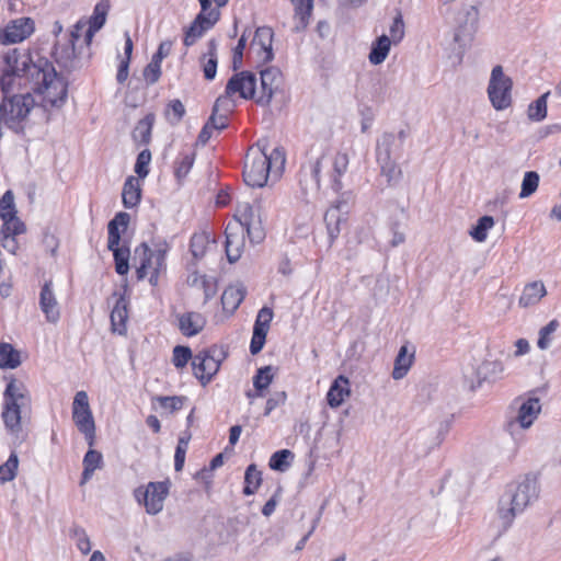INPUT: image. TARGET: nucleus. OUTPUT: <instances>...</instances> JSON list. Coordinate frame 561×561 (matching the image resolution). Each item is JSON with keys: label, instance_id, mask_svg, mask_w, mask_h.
<instances>
[{"label": "nucleus", "instance_id": "obj_1", "mask_svg": "<svg viewBox=\"0 0 561 561\" xmlns=\"http://www.w3.org/2000/svg\"><path fill=\"white\" fill-rule=\"evenodd\" d=\"M110 10V1L102 0L94 7L89 20H79L70 32L68 44L57 46L55 56L57 62L65 68H75L77 59L89 48L94 34L103 27Z\"/></svg>", "mask_w": 561, "mask_h": 561}, {"label": "nucleus", "instance_id": "obj_2", "mask_svg": "<svg viewBox=\"0 0 561 561\" xmlns=\"http://www.w3.org/2000/svg\"><path fill=\"white\" fill-rule=\"evenodd\" d=\"M282 84V72L275 67L260 71V85L255 73L241 71L232 76L227 85L228 96L239 94L243 99L254 100L260 105H268Z\"/></svg>", "mask_w": 561, "mask_h": 561}, {"label": "nucleus", "instance_id": "obj_3", "mask_svg": "<svg viewBox=\"0 0 561 561\" xmlns=\"http://www.w3.org/2000/svg\"><path fill=\"white\" fill-rule=\"evenodd\" d=\"M267 140H260L252 146L247 156L243 167V179L251 187H263L268 176L279 178L285 165V152L277 147L268 154Z\"/></svg>", "mask_w": 561, "mask_h": 561}, {"label": "nucleus", "instance_id": "obj_4", "mask_svg": "<svg viewBox=\"0 0 561 561\" xmlns=\"http://www.w3.org/2000/svg\"><path fill=\"white\" fill-rule=\"evenodd\" d=\"M28 73L33 78L31 91L42 96L44 108H59L64 105L67 98V83L57 75L48 60L38 58L35 66L28 69Z\"/></svg>", "mask_w": 561, "mask_h": 561}, {"label": "nucleus", "instance_id": "obj_5", "mask_svg": "<svg viewBox=\"0 0 561 561\" xmlns=\"http://www.w3.org/2000/svg\"><path fill=\"white\" fill-rule=\"evenodd\" d=\"M539 495L537 478L526 476L499 502L497 516L504 530L511 527L517 514L535 502Z\"/></svg>", "mask_w": 561, "mask_h": 561}, {"label": "nucleus", "instance_id": "obj_6", "mask_svg": "<svg viewBox=\"0 0 561 561\" xmlns=\"http://www.w3.org/2000/svg\"><path fill=\"white\" fill-rule=\"evenodd\" d=\"M350 163L348 153L345 151H335L330 154H322L314 161L304 165L300 170V184L304 190H318L320 186V172L324 164L331 165L332 188L340 192L343 188L341 176L347 171Z\"/></svg>", "mask_w": 561, "mask_h": 561}, {"label": "nucleus", "instance_id": "obj_7", "mask_svg": "<svg viewBox=\"0 0 561 561\" xmlns=\"http://www.w3.org/2000/svg\"><path fill=\"white\" fill-rule=\"evenodd\" d=\"M31 66H35V61L26 53L12 49L4 55V67L0 77V88L3 98L11 96L10 94L16 88L31 89L33 84V78L28 73Z\"/></svg>", "mask_w": 561, "mask_h": 561}, {"label": "nucleus", "instance_id": "obj_8", "mask_svg": "<svg viewBox=\"0 0 561 561\" xmlns=\"http://www.w3.org/2000/svg\"><path fill=\"white\" fill-rule=\"evenodd\" d=\"M31 407V394L26 385L12 378L3 392L1 417L5 428L14 435L22 431L21 413Z\"/></svg>", "mask_w": 561, "mask_h": 561}, {"label": "nucleus", "instance_id": "obj_9", "mask_svg": "<svg viewBox=\"0 0 561 561\" xmlns=\"http://www.w3.org/2000/svg\"><path fill=\"white\" fill-rule=\"evenodd\" d=\"M34 107L35 100L30 91L23 94L4 96L0 104V124L14 133H22Z\"/></svg>", "mask_w": 561, "mask_h": 561}, {"label": "nucleus", "instance_id": "obj_10", "mask_svg": "<svg viewBox=\"0 0 561 561\" xmlns=\"http://www.w3.org/2000/svg\"><path fill=\"white\" fill-rule=\"evenodd\" d=\"M480 27V4L462 3L454 15L453 39L463 53L473 42Z\"/></svg>", "mask_w": 561, "mask_h": 561}, {"label": "nucleus", "instance_id": "obj_11", "mask_svg": "<svg viewBox=\"0 0 561 561\" xmlns=\"http://www.w3.org/2000/svg\"><path fill=\"white\" fill-rule=\"evenodd\" d=\"M167 249L159 247L150 249L146 243L140 244L135 250V260H139V266L136 274L138 279L149 277V283L157 286L160 274L165 270Z\"/></svg>", "mask_w": 561, "mask_h": 561}, {"label": "nucleus", "instance_id": "obj_12", "mask_svg": "<svg viewBox=\"0 0 561 561\" xmlns=\"http://www.w3.org/2000/svg\"><path fill=\"white\" fill-rule=\"evenodd\" d=\"M129 215L127 213H118L116 216L108 222L107 231H108V240L107 248L113 251V255L115 259V270L119 275L127 274L129 270L128 257L129 250L122 249L118 247L121 241V231L119 227L126 230L129 224Z\"/></svg>", "mask_w": 561, "mask_h": 561}, {"label": "nucleus", "instance_id": "obj_13", "mask_svg": "<svg viewBox=\"0 0 561 561\" xmlns=\"http://www.w3.org/2000/svg\"><path fill=\"white\" fill-rule=\"evenodd\" d=\"M513 81L503 71V67H493L488 85V95L496 111L506 110L512 105Z\"/></svg>", "mask_w": 561, "mask_h": 561}, {"label": "nucleus", "instance_id": "obj_14", "mask_svg": "<svg viewBox=\"0 0 561 561\" xmlns=\"http://www.w3.org/2000/svg\"><path fill=\"white\" fill-rule=\"evenodd\" d=\"M72 420L78 430L84 435L88 445L92 447L95 443V423L88 393L83 390L78 391L73 398Z\"/></svg>", "mask_w": 561, "mask_h": 561}, {"label": "nucleus", "instance_id": "obj_15", "mask_svg": "<svg viewBox=\"0 0 561 561\" xmlns=\"http://www.w3.org/2000/svg\"><path fill=\"white\" fill-rule=\"evenodd\" d=\"M225 357L224 350L217 346L198 352L192 360L194 375L206 385L218 373Z\"/></svg>", "mask_w": 561, "mask_h": 561}, {"label": "nucleus", "instance_id": "obj_16", "mask_svg": "<svg viewBox=\"0 0 561 561\" xmlns=\"http://www.w3.org/2000/svg\"><path fill=\"white\" fill-rule=\"evenodd\" d=\"M231 222L241 224L251 242L259 243L265 237L260 205H251L248 202L239 203Z\"/></svg>", "mask_w": 561, "mask_h": 561}, {"label": "nucleus", "instance_id": "obj_17", "mask_svg": "<svg viewBox=\"0 0 561 561\" xmlns=\"http://www.w3.org/2000/svg\"><path fill=\"white\" fill-rule=\"evenodd\" d=\"M170 481L149 482L145 489L135 491L137 501L144 504L146 512L156 515L163 510L164 500L169 494Z\"/></svg>", "mask_w": 561, "mask_h": 561}, {"label": "nucleus", "instance_id": "obj_18", "mask_svg": "<svg viewBox=\"0 0 561 561\" xmlns=\"http://www.w3.org/2000/svg\"><path fill=\"white\" fill-rule=\"evenodd\" d=\"M394 134H383L377 144V161L381 169V174L387 178L388 183H396L401 178V169L391 158V149L396 145Z\"/></svg>", "mask_w": 561, "mask_h": 561}, {"label": "nucleus", "instance_id": "obj_19", "mask_svg": "<svg viewBox=\"0 0 561 561\" xmlns=\"http://www.w3.org/2000/svg\"><path fill=\"white\" fill-rule=\"evenodd\" d=\"M35 23L31 18H19L10 21L0 34L2 44H16L33 34Z\"/></svg>", "mask_w": 561, "mask_h": 561}, {"label": "nucleus", "instance_id": "obj_20", "mask_svg": "<svg viewBox=\"0 0 561 561\" xmlns=\"http://www.w3.org/2000/svg\"><path fill=\"white\" fill-rule=\"evenodd\" d=\"M244 228L239 222H229L226 227V253L229 262L233 263L241 257L245 247Z\"/></svg>", "mask_w": 561, "mask_h": 561}, {"label": "nucleus", "instance_id": "obj_21", "mask_svg": "<svg viewBox=\"0 0 561 561\" xmlns=\"http://www.w3.org/2000/svg\"><path fill=\"white\" fill-rule=\"evenodd\" d=\"M14 195L12 191H7L0 199V218L3 221L2 227L15 233H24L26 228L23 221L16 216Z\"/></svg>", "mask_w": 561, "mask_h": 561}, {"label": "nucleus", "instance_id": "obj_22", "mask_svg": "<svg viewBox=\"0 0 561 561\" xmlns=\"http://www.w3.org/2000/svg\"><path fill=\"white\" fill-rule=\"evenodd\" d=\"M219 19L217 10H210L208 13H199L185 33L184 44L192 46L203 36V34L213 27Z\"/></svg>", "mask_w": 561, "mask_h": 561}, {"label": "nucleus", "instance_id": "obj_23", "mask_svg": "<svg viewBox=\"0 0 561 561\" xmlns=\"http://www.w3.org/2000/svg\"><path fill=\"white\" fill-rule=\"evenodd\" d=\"M39 307L48 322L56 323L59 320L60 308L50 280L46 282L41 289Z\"/></svg>", "mask_w": 561, "mask_h": 561}, {"label": "nucleus", "instance_id": "obj_24", "mask_svg": "<svg viewBox=\"0 0 561 561\" xmlns=\"http://www.w3.org/2000/svg\"><path fill=\"white\" fill-rule=\"evenodd\" d=\"M273 35L272 28L266 26L259 27L255 31L251 48L256 53L262 62H268L273 59Z\"/></svg>", "mask_w": 561, "mask_h": 561}, {"label": "nucleus", "instance_id": "obj_25", "mask_svg": "<svg viewBox=\"0 0 561 561\" xmlns=\"http://www.w3.org/2000/svg\"><path fill=\"white\" fill-rule=\"evenodd\" d=\"M547 295V288L541 280L527 283L518 299L520 308H530L538 305Z\"/></svg>", "mask_w": 561, "mask_h": 561}, {"label": "nucleus", "instance_id": "obj_26", "mask_svg": "<svg viewBox=\"0 0 561 561\" xmlns=\"http://www.w3.org/2000/svg\"><path fill=\"white\" fill-rule=\"evenodd\" d=\"M350 381L345 376L340 375L335 378L328 391V404L331 408H339L344 402L345 398L350 397Z\"/></svg>", "mask_w": 561, "mask_h": 561}, {"label": "nucleus", "instance_id": "obj_27", "mask_svg": "<svg viewBox=\"0 0 561 561\" xmlns=\"http://www.w3.org/2000/svg\"><path fill=\"white\" fill-rule=\"evenodd\" d=\"M540 412V400L538 398H529L519 407L516 422L519 424L520 427L528 428L538 417Z\"/></svg>", "mask_w": 561, "mask_h": 561}, {"label": "nucleus", "instance_id": "obj_28", "mask_svg": "<svg viewBox=\"0 0 561 561\" xmlns=\"http://www.w3.org/2000/svg\"><path fill=\"white\" fill-rule=\"evenodd\" d=\"M290 2L294 7V28L296 32H301L309 24L313 10V0H290Z\"/></svg>", "mask_w": 561, "mask_h": 561}, {"label": "nucleus", "instance_id": "obj_29", "mask_svg": "<svg viewBox=\"0 0 561 561\" xmlns=\"http://www.w3.org/2000/svg\"><path fill=\"white\" fill-rule=\"evenodd\" d=\"M218 55L217 43L210 39L207 44V53L203 54L199 58V65L203 69L204 78L206 80H214L217 72Z\"/></svg>", "mask_w": 561, "mask_h": 561}, {"label": "nucleus", "instance_id": "obj_30", "mask_svg": "<svg viewBox=\"0 0 561 561\" xmlns=\"http://www.w3.org/2000/svg\"><path fill=\"white\" fill-rule=\"evenodd\" d=\"M245 296V288L242 284L228 286L221 295V304L224 310L233 313Z\"/></svg>", "mask_w": 561, "mask_h": 561}, {"label": "nucleus", "instance_id": "obj_31", "mask_svg": "<svg viewBox=\"0 0 561 561\" xmlns=\"http://www.w3.org/2000/svg\"><path fill=\"white\" fill-rule=\"evenodd\" d=\"M205 318L197 312H187L179 318L180 330L186 336L198 334L205 327Z\"/></svg>", "mask_w": 561, "mask_h": 561}, {"label": "nucleus", "instance_id": "obj_32", "mask_svg": "<svg viewBox=\"0 0 561 561\" xmlns=\"http://www.w3.org/2000/svg\"><path fill=\"white\" fill-rule=\"evenodd\" d=\"M414 360V351H409L407 345H402L394 360L392 378L394 380L402 379L411 368Z\"/></svg>", "mask_w": 561, "mask_h": 561}, {"label": "nucleus", "instance_id": "obj_33", "mask_svg": "<svg viewBox=\"0 0 561 561\" xmlns=\"http://www.w3.org/2000/svg\"><path fill=\"white\" fill-rule=\"evenodd\" d=\"M346 211L340 213L335 208H329L324 214V221L329 238L333 242L341 232V226L346 222Z\"/></svg>", "mask_w": 561, "mask_h": 561}, {"label": "nucleus", "instance_id": "obj_34", "mask_svg": "<svg viewBox=\"0 0 561 561\" xmlns=\"http://www.w3.org/2000/svg\"><path fill=\"white\" fill-rule=\"evenodd\" d=\"M391 44L389 36L385 34L379 36L371 45V49L368 55L369 62L374 66L382 64L388 57Z\"/></svg>", "mask_w": 561, "mask_h": 561}, {"label": "nucleus", "instance_id": "obj_35", "mask_svg": "<svg viewBox=\"0 0 561 561\" xmlns=\"http://www.w3.org/2000/svg\"><path fill=\"white\" fill-rule=\"evenodd\" d=\"M229 98L225 92V95L219 96L213 106V112L207 123L211 125V128L215 130L225 129L228 125V115L227 112L230 110L227 108L225 113H219V108L229 103Z\"/></svg>", "mask_w": 561, "mask_h": 561}, {"label": "nucleus", "instance_id": "obj_36", "mask_svg": "<svg viewBox=\"0 0 561 561\" xmlns=\"http://www.w3.org/2000/svg\"><path fill=\"white\" fill-rule=\"evenodd\" d=\"M141 197V188L138 179L129 176L123 187L122 198L126 208L135 207Z\"/></svg>", "mask_w": 561, "mask_h": 561}, {"label": "nucleus", "instance_id": "obj_37", "mask_svg": "<svg viewBox=\"0 0 561 561\" xmlns=\"http://www.w3.org/2000/svg\"><path fill=\"white\" fill-rule=\"evenodd\" d=\"M156 116L152 113L147 114L140 119L133 130V139L140 145H148L151 139V130Z\"/></svg>", "mask_w": 561, "mask_h": 561}, {"label": "nucleus", "instance_id": "obj_38", "mask_svg": "<svg viewBox=\"0 0 561 561\" xmlns=\"http://www.w3.org/2000/svg\"><path fill=\"white\" fill-rule=\"evenodd\" d=\"M128 302L124 296H119L115 302V306L111 312V322L113 331L123 333L125 323L128 318Z\"/></svg>", "mask_w": 561, "mask_h": 561}, {"label": "nucleus", "instance_id": "obj_39", "mask_svg": "<svg viewBox=\"0 0 561 561\" xmlns=\"http://www.w3.org/2000/svg\"><path fill=\"white\" fill-rule=\"evenodd\" d=\"M83 472L81 484H84L87 481L91 479L94 471L100 469L103 465L102 454L95 449H89L83 457Z\"/></svg>", "mask_w": 561, "mask_h": 561}, {"label": "nucleus", "instance_id": "obj_40", "mask_svg": "<svg viewBox=\"0 0 561 561\" xmlns=\"http://www.w3.org/2000/svg\"><path fill=\"white\" fill-rule=\"evenodd\" d=\"M21 364L20 352L9 343L0 344V368L14 369Z\"/></svg>", "mask_w": 561, "mask_h": 561}, {"label": "nucleus", "instance_id": "obj_41", "mask_svg": "<svg viewBox=\"0 0 561 561\" xmlns=\"http://www.w3.org/2000/svg\"><path fill=\"white\" fill-rule=\"evenodd\" d=\"M505 366L501 360H485L479 367V374L483 376L484 380L496 381L503 378Z\"/></svg>", "mask_w": 561, "mask_h": 561}, {"label": "nucleus", "instance_id": "obj_42", "mask_svg": "<svg viewBox=\"0 0 561 561\" xmlns=\"http://www.w3.org/2000/svg\"><path fill=\"white\" fill-rule=\"evenodd\" d=\"M550 92L543 93L536 101L530 103L527 108V117L533 122H541L547 117V102Z\"/></svg>", "mask_w": 561, "mask_h": 561}, {"label": "nucleus", "instance_id": "obj_43", "mask_svg": "<svg viewBox=\"0 0 561 561\" xmlns=\"http://www.w3.org/2000/svg\"><path fill=\"white\" fill-rule=\"evenodd\" d=\"M559 327L560 322L557 319H553L539 330L537 341V346L539 350L546 351L551 346L553 334L559 329Z\"/></svg>", "mask_w": 561, "mask_h": 561}, {"label": "nucleus", "instance_id": "obj_44", "mask_svg": "<svg viewBox=\"0 0 561 561\" xmlns=\"http://www.w3.org/2000/svg\"><path fill=\"white\" fill-rule=\"evenodd\" d=\"M262 482V473L257 470L255 465H250L244 474V483L245 486L243 489V493L245 495H252L261 485Z\"/></svg>", "mask_w": 561, "mask_h": 561}, {"label": "nucleus", "instance_id": "obj_45", "mask_svg": "<svg viewBox=\"0 0 561 561\" xmlns=\"http://www.w3.org/2000/svg\"><path fill=\"white\" fill-rule=\"evenodd\" d=\"M210 244H211V240L207 233H205V232L195 233L192 237L191 244H190L191 252H192L193 256L195 259L203 257L206 254Z\"/></svg>", "mask_w": 561, "mask_h": 561}, {"label": "nucleus", "instance_id": "obj_46", "mask_svg": "<svg viewBox=\"0 0 561 561\" xmlns=\"http://www.w3.org/2000/svg\"><path fill=\"white\" fill-rule=\"evenodd\" d=\"M539 182L540 176L536 171H527L522 181L519 198L524 199L531 196L538 190Z\"/></svg>", "mask_w": 561, "mask_h": 561}, {"label": "nucleus", "instance_id": "obj_47", "mask_svg": "<svg viewBox=\"0 0 561 561\" xmlns=\"http://www.w3.org/2000/svg\"><path fill=\"white\" fill-rule=\"evenodd\" d=\"M494 219L492 216H483L479 218L476 227L470 231V236L477 242H483L486 240L488 232L494 226Z\"/></svg>", "mask_w": 561, "mask_h": 561}, {"label": "nucleus", "instance_id": "obj_48", "mask_svg": "<svg viewBox=\"0 0 561 561\" xmlns=\"http://www.w3.org/2000/svg\"><path fill=\"white\" fill-rule=\"evenodd\" d=\"M294 458V454L288 449H282L274 453L270 459V468L276 471L284 472L290 466V460Z\"/></svg>", "mask_w": 561, "mask_h": 561}, {"label": "nucleus", "instance_id": "obj_49", "mask_svg": "<svg viewBox=\"0 0 561 561\" xmlns=\"http://www.w3.org/2000/svg\"><path fill=\"white\" fill-rule=\"evenodd\" d=\"M70 537L75 540L77 548L83 554H88L91 551V541L84 528L75 525L70 530Z\"/></svg>", "mask_w": 561, "mask_h": 561}, {"label": "nucleus", "instance_id": "obj_50", "mask_svg": "<svg viewBox=\"0 0 561 561\" xmlns=\"http://www.w3.org/2000/svg\"><path fill=\"white\" fill-rule=\"evenodd\" d=\"M19 458L15 453H12L8 460L0 466V482L5 483L12 481L18 471Z\"/></svg>", "mask_w": 561, "mask_h": 561}, {"label": "nucleus", "instance_id": "obj_51", "mask_svg": "<svg viewBox=\"0 0 561 561\" xmlns=\"http://www.w3.org/2000/svg\"><path fill=\"white\" fill-rule=\"evenodd\" d=\"M272 366H265L257 370L253 378V386L257 390V396H263V390L267 389L273 380Z\"/></svg>", "mask_w": 561, "mask_h": 561}, {"label": "nucleus", "instance_id": "obj_52", "mask_svg": "<svg viewBox=\"0 0 561 561\" xmlns=\"http://www.w3.org/2000/svg\"><path fill=\"white\" fill-rule=\"evenodd\" d=\"M185 114V107L180 100H172L164 112L165 118L172 125H176L181 122Z\"/></svg>", "mask_w": 561, "mask_h": 561}, {"label": "nucleus", "instance_id": "obj_53", "mask_svg": "<svg viewBox=\"0 0 561 561\" xmlns=\"http://www.w3.org/2000/svg\"><path fill=\"white\" fill-rule=\"evenodd\" d=\"M195 160L194 152L182 153L175 162V175L178 179L185 178Z\"/></svg>", "mask_w": 561, "mask_h": 561}, {"label": "nucleus", "instance_id": "obj_54", "mask_svg": "<svg viewBox=\"0 0 561 561\" xmlns=\"http://www.w3.org/2000/svg\"><path fill=\"white\" fill-rule=\"evenodd\" d=\"M190 359L193 360L190 347L181 345L174 347L172 362L176 368L185 367Z\"/></svg>", "mask_w": 561, "mask_h": 561}, {"label": "nucleus", "instance_id": "obj_55", "mask_svg": "<svg viewBox=\"0 0 561 561\" xmlns=\"http://www.w3.org/2000/svg\"><path fill=\"white\" fill-rule=\"evenodd\" d=\"M389 33H390V41L391 43L393 44H398L402 41V38L404 37V22H403V19L400 14H398L393 21H392V24L390 26V30H389Z\"/></svg>", "mask_w": 561, "mask_h": 561}, {"label": "nucleus", "instance_id": "obj_56", "mask_svg": "<svg viewBox=\"0 0 561 561\" xmlns=\"http://www.w3.org/2000/svg\"><path fill=\"white\" fill-rule=\"evenodd\" d=\"M267 330L253 328V335L250 344L251 354L255 355L260 353L265 344Z\"/></svg>", "mask_w": 561, "mask_h": 561}, {"label": "nucleus", "instance_id": "obj_57", "mask_svg": "<svg viewBox=\"0 0 561 561\" xmlns=\"http://www.w3.org/2000/svg\"><path fill=\"white\" fill-rule=\"evenodd\" d=\"M150 161H151V152L148 149L140 151V153L137 157L136 164H135V172L140 178L147 176V174L149 172L148 165H149Z\"/></svg>", "mask_w": 561, "mask_h": 561}, {"label": "nucleus", "instance_id": "obj_58", "mask_svg": "<svg viewBox=\"0 0 561 561\" xmlns=\"http://www.w3.org/2000/svg\"><path fill=\"white\" fill-rule=\"evenodd\" d=\"M339 193H340L339 197L331 205L330 208H335L340 213L346 211V214H347L351 204L354 202V195H353V193L351 191H346V192H341L340 191Z\"/></svg>", "mask_w": 561, "mask_h": 561}, {"label": "nucleus", "instance_id": "obj_59", "mask_svg": "<svg viewBox=\"0 0 561 561\" xmlns=\"http://www.w3.org/2000/svg\"><path fill=\"white\" fill-rule=\"evenodd\" d=\"M161 76V64L152 60L147 65L144 70V78L149 84L156 83Z\"/></svg>", "mask_w": 561, "mask_h": 561}, {"label": "nucleus", "instance_id": "obj_60", "mask_svg": "<svg viewBox=\"0 0 561 561\" xmlns=\"http://www.w3.org/2000/svg\"><path fill=\"white\" fill-rule=\"evenodd\" d=\"M160 407L169 412H174L183 407L184 398L182 397H159L157 399Z\"/></svg>", "mask_w": 561, "mask_h": 561}, {"label": "nucleus", "instance_id": "obj_61", "mask_svg": "<svg viewBox=\"0 0 561 561\" xmlns=\"http://www.w3.org/2000/svg\"><path fill=\"white\" fill-rule=\"evenodd\" d=\"M272 319L273 310L271 308L264 307L259 311L254 327L268 331Z\"/></svg>", "mask_w": 561, "mask_h": 561}, {"label": "nucleus", "instance_id": "obj_62", "mask_svg": "<svg viewBox=\"0 0 561 561\" xmlns=\"http://www.w3.org/2000/svg\"><path fill=\"white\" fill-rule=\"evenodd\" d=\"M187 444H188L187 439H185L183 437L179 439V444H178V447L175 450V456H174V467H175L176 471L182 470V468L184 466Z\"/></svg>", "mask_w": 561, "mask_h": 561}, {"label": "nucleus", "instance_id": "obj_63", "mask_svg": "<svg viewBox=\"0 0 561 561\" xmlns=\"http://www.w3.org/2000/svg\"><path fill=\"white\" fill-rule=\"evenodd\" d=\"M287 399V394L285 391H279L274 393L267 401L264 411V415H268L273 410L277 407L285 404Z\"/></svg>", "mask_w": 561, "mask_h": 561}, {"label": "nucleus", "instance_id": "obj_64", "mask_svg": "<svg viewBox=\"0 0 561 561\" xmlns=\"http://www.w3.org/2000/svg\"><path fill=\"white\" fill-rule=\"evenodd\" d=\"M245 43H247L245 36L242 35L233 50L232 66H233L234 70L241 68V66H242V57H243V50L245 48Z\"/></svg>", "mask_w": 561, "mask_h": 561}]
</instances>
